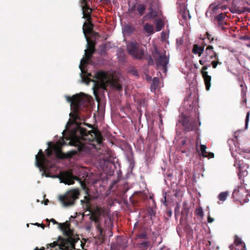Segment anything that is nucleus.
Segmentation results:
<instances>
[{"label": "nucleus", "instance_id": "nucleus-1", "mask_svg": "<svg viewBox=\"0 0 250 250\" xmlns=\"http://www.w3.org/2000/svg\"><path fill=\"white\" fill-rule=\"evenodd\" d=\"M67 102L71 103L73 108L72 112L69 114L70 117L74 121L76 127L73 129L71 138H65L69 141L68 144L72 146H78L79 148L86 147V144H89L95 147V144H100L103 141V136L101 132L97 128H93L91 125L83 123L92 129L87 131L86 129L81 126L82 123H79L77 121H83L81 117L79 109L82 106H84L87 103L86 98L80 95H75L72 97L66 96Z\"/></svg>", "mask_w": 250, "mask_h": 250}, {"label": "nucleus", "instance_id": "nucleus-2", "mask_svg": "<svg viewBox=\"0 0 250 250\" xmlns=\"http://www.w3.org/2000/svg\"><path fill=\"white\" fill-rule=\"evenodd\" d=\"M94 77L98 81H95L94 86V93L95 94V89L102 88L104 90H106L107 87L110 85L113 87L116 88L119 91L122 90V85L116 80L113 79H110L108 76L107 73L102 70L98 71L94 73Z\"/></svg>", "mask_w": 250, "mask_h": 250}, {"label": "nucleus", "instance_id": "nucleus-3", "mask_svg": "<svg viewBox=\"0 0 250 250\" xmlns=\"http://www.w3.org/2000/svg\"><path fill=\"white\" fill-rule=\"evenodd\" d=\"M80 195L78 189H72L64 194L60 195L59 199L64 207H69L75 204Z\"/></svg>", "mask_w": 250, "mask_h": 250}, {"label": "nucleus", "instance_id": "nucleus-4", "mask_svg": "<svg viewBox=\"0 0 250 250\" xmlns=\"http://www.w3.org/2000/svg\"><path fill=\"white\" fill-rule=\"evenodd\" d=\"M66 238L63 239V244L59 246L60 250H74L75 243L79 238L73 237V232L70 229L62 231Z\"/></svg>", "mask_w": 250, "mask_h": 250}, {"label": "nucleus", "instance_id": "nucleus-5", "mask_svg": "<svg viewBox=\"0 0 250 250\" xmlns=\"http://www.w3.org/2000/svg\"><path fill=\"white\" fill-rule=\"evenodd\" d=\"M127 50L128 54L134 58L141 60L144 58L145 50L136 42H132L127 45Z\"/></svg>", "mask_w": 250, "mask_h": 250}, {"label": "nucleus", "instance_id": "nucleus-6", "mask_svg": "<svg viewBox=\"0 0 250 250\" xmlns=\"http://www.w3.org/2000/svg\"><path fill=\"white\" fill-rule=\"evenodd\" d=\"M152 55L157 67H162L164 72H166L167 71V65L169 62V58L166 56V51L160 52L157 47H155Z\"/></svg>", "mask_w": 250, "mask_h": 250}, {"label": "nucleus", "instance_id": "nucleus-7", "mask_svg": "<svg viewBox=\"0 0 250 250\" xmlns=\"http://www.w3.org/2000/svg\"><path fill=\"white\" fill-rule=\"evenodd\" d=\"M249 196L250 194L248 193V190L246 189L245 185L242 183L232 193L233 199L238 201L241 204L248 202Z\"/></svg>", "mask_w": 250, "mask_h": 250}, {"label": "nucleus", "instance_id": "nucleus-8", "mask_svg": "<svg viewBox=\"0 0 250 250\" xmlns=\"http://www.w3.org/2000/svg\"><path fill=\"white\" fill-rule=\"evenodd\" d=\"M218 54L214 50V48L212 45H208L205 50L204 55L202 59L200 60L199 62L200 64L204 65L207 62H209L210 60L214 59L218 60Z\"/></svg>", "mask_w": 250, "mask_h": 250}, {"label": "nucleus", "instance_id": "nucleus-9", "mask_svg": "<svg viewBox=\"0 0 250 250\" xmlns=\"http://www.w3.org/2000/svg\"><path fill=\"white\" fill-rule=\"evenodd\" d=\"M48 160L46 158L42 149H40L37 155L35 156V164L40 169L46 171L48 170Z\"/></svg>", "mask_w": 250, "mask_h": 250}, {"label": "nucleus", "instance_id": "nucleus-10", "mask_svg": "<svg viewBox=\"0 0 250 250\" xmlns=\"http://www.w3.org/2000/svg\"><path fill=\"white\" fill-rule=\"evenodd\" d=\"M56 157L59 159H70L78 154L77 150H72L66 153H63L62 150L61 146H53Z\"/></svg>", "mask_w": 250, "mask_h": 250}, {"label": "nucleus", "instance_id": "nucleus-11", "mask_svg": "<svg viewBox=\"0 0 250 250\" xmlns=\"http://www.w3.org/2000/svg\"><path fill=\"white\" fill-rule=\"evenodd\" d=\"M59 178L62 182L68 185H73L74 183V180L77 179V178L69 171L61 172L60 173Z\"/></svg>", "mask_w": 250, "mask_h": 250}, {"label": "nucleus", "instance_id": "nucleus-12", "mask_svg": "<svg viewBox=\"0 0 250 250\" xmlns=\"http://www.w3.org/2000/svg\"><path fill=\"white\" fill-rule=\"evenodd\" d=\"M95 51V50L89 48H87L85 50V58H83L82 59L80 64V68L82 73H86V71L84 69L83 65L86 64L87 63V61L91 59Z\"/></svg>", "mask_w": 250, "mask_h": 250}, {"label": "nucleus", "instance_id": "nucleus-13", "mask_svg": "<svg viewBox=\"0 0 250 250\" xmlns=\"http://www.w3.org/2000/svg\"><path fill=\"white\" fill-rule=\"evenodd\" d=\"M208 66V65H205L201 70V73L204 78L206 88L207 90H209L210 88L211 81V76L208 75V72L206 71Z\"/></svg>", "mask_w": 250, "mask_h": 250}, {"label": "nucleus", "instance_id": "nucleus-14", "mask_svg": "<svg viewBox=\"0 0 250 250\" xmlns=\"http://www.w3.org/2000/svg\"><path fill=\"white\" fill-rule=\"evenodd\" d=\"M220 2H215L211 4L208 11L206 13V16H208V14H210V17H212L214 16V15L218 12V10L220 9Z\"/></svg>", "mask_w": 250, "mask_h": 250}, {"label": "nucleus", "instance_id": "nucleus-15", "mask_svg": "<svg viewBox=\"0 0 250 250\" xmlns=\"http://www.w3.org/2000/svg\"><path fill=\"white\" fill-rule=\"evenodd\" d=\"M149 12L145 15L143 18V21H146L151 19H153L157 17L158 13L151 6L149 7Z\"/></svg>", "mask_w": 250, "mask_h": 250}, {"label": "nucleus", "instance_id": "nucleus-16", "mask_svg": "<svg viewBox=\"0 0 250 250\" xmlns=\"http://www.w3.org/2000/svg\"><path fill=\"white\" fill-rule=\"evenodd\" d=\"M83 209L85 211H90L91 209V205L90 203V198L89 196H85L84 200L81 201Z\"/></svg>", "mask_w": 250, "mask_h": 250}, {"label": "nucleus", "instance_id": "nucleus-17", "mask_svg": "<svg viewBox=\"0 0 250 250\" xmlns=\"http://www.w3.org/2000/svg\"><path fill=\"white\" fill-rule=\"evenodd\" d=\"M83 17L86 18L87 21H89L91 20V13L92 9L87 5V3L83 4L82 6Z\"/></svg>", "mask_w": 250, "mask_h": 250}, {"label": "nucleus", "instance_id": "nucleus-18", "mask_svg": "<svg viewBox=\"0 0 250 250\" xmlns=\"http://www.w3.org/2000/svg\"><path fill=\"white\" fill-rule=\"evenodd\" d=\"M184 130L186 131L189 132L193 130L196 128V121L195 119H190L184 126Z\"/></svg>", "mask_w": 250, "mask_h": 250}, {"label": "nucleus", "instance_id": "nucleus-19", "mask_svg": "<svg viewBox=\"0 0 250 250\" xmlns=\"http://www.w3.org/2000/svg\"><path fill=\"white\" fill-rule=\"evenodd\" d=\"M204 47L205 46H199L197 44H195L193 45L192 52L195 55H197L199 57H200L204 52H205Z\"/></svg>", "mask_w": 250, "mask_h": 250}, {"label": "nucleus", "instance_id": "nucleus-20", "mask_svg": "<svg viewBox=\"0 0 250 250\" xmlns=\"http://www.w3.org/2000/svg\"><path fill=\"white\" fill-rule=\"evenodd\" d=\"M93 24L89 21L88 23L84 22L83 25V32L85 38L87 37L86 34H90L93 31Z\"/></svg>", "mask_w": 250, "mask_h": 250}, {"label": "nucleus", "instance_id": "nucleus-21", "mask_svg": "<svg viewBox=\"0 0 250 250\" xmlns=\"http://www.w3.org/2000/svg\"><path fill=\"white\" fill-rule=\"evenodd\" d=\"M146 9V5L143 3L137 4L136 14L140 17L144 15Z\"/></svg>", "mask_w": 250, "mask_h": 250}, {"label": "nucleus", "instance_id": "nucleus-22", "mask_svg": "<svg viewBox=\"0 0 250 250\" xmlns=\"http://www.w3.org/2000/svg\"><path fill=\"white\" fill-rule=\"evenodd\" d=\"M135 31V28L131 25L126 24L123 28V32L124 34L129 35Z\"/></svg>", "mask_w": 250, "mask_h": 250}, {"label": "nucleus", "instance_id": "nucleus-23", "mask_svg": "<svg viewBox=\"0 0 250 250\" xmlns=\"http://www.w3.org/2000/svg\"><path fill=\"white\" fill-rule=\"evenodd\" d=\"M144 29L148 34H153L154 33L153 26L149 23H146L144 26Z\"/></svg>", "mask_w": 250, "mask_h": 250}, {"label": "nucleus", "instance_id": "nucleus-24", "mask_svg": "<svg viewBox=\"0 0 250 250\" xmlns=\"http://www.w3.org/2000/svg\"><path fill=\"white\" fill-rule=\"evenodd\" d=\"M155 24L156 29L157 31L161 30L164 26V23L161 19L157 20Z\"/></svg>", "mask_w": 250, "mask_h": 250}, {"label": "nucleus", "instance_id": "nucleus-25", "mask_svg": "<svg viewBox=\"0 0 250 250\" xmlns=\"http://www.w3.org/2000/svg\"><path fill=\"white\" fill-rule=\"evenodd\" d=\"M229 195V192L225 191L221 192L218 196V198L220 201L224 202L226 200Z\"/></svg>", "mask_w": 250, "mask_h": 250}, {"label": "nucleus", "instance_id": "nucleus-26", "mask_svg": "<svg viewBox=\"0 0 250 250\" xmlns=\"http://www.w3.org/2000/svg\"><path fill=\"white\" fill-rule=\"evenodd\" d=\"M150 243L149 241H146L141 243L139 244V247L141 250H146L150 246Z\"/></svg>", "mask_w": 250, "mask_h": 250}, {"label": "nucleus", "instance_id": "nucleus-27", "mask_svg": "<svg viewBox=\"0 0 250 250\" xmlns=\"http://www.w3.org/2000/svg\"><path fill=\"white\" fill-rule=\"evenodd\" d=\"M189 212V209L187 207V203L184 202L182 210L181 211L182 216H187Z\"/></svg>", "mask_w": 250, "mask_h": 250}, {"label": "nucleus", "instance_id": "nucleus-28", "mask_svg": "<svg viewBox=\"0 0 250 250\" xmlns=\"http://www.w3.org/2000/svg\"><path fill=\"white\" fill-rule=\"evenodd\" d=\"M201 153L200 155L203 157H206L208 152L207 151V146L205 145H201L200 146Z\"/></svg>", "mask_w": 250, "mask_h": 250}, {"label": "nucleus", "instance_id": "nucleus-29", "mask_svg": "<svg viewBox=\"0 0 250 250\" xmlns=\"http://www.w3.org/2000/svg\"><path fill=\"white\" fill-rule=\"evenodd\" d=\"M90 219L94 222L96 224L100 223V216L99 215L95 214L92 213L90 217Z\"/></svg>", "mask_w": 250, "mask_h": 250}, {"label": "nucleus", "instance_id": "nucleus-30", "mask_svg": "<svg viewBox=\"0 0 250 250\" xmlns=\"http://www.w3.org/2000/svg\"><path fill=\"white\" fill-rule=\"evenodd\" d=\"M195 213L197 216H200L201 218H203L204 215L201 207H199L196 209Z\"/></svg>", "mask_w": 250, "mask_h": 250}, {"label": "nucleus", "instance_id": "nucleus-31", "mask_svg": "<svg viewBox=\"0 0 250 250\" xmlns=\"http://www.w3.org/2000/svg\"><path fill=\"white\" fill-rule=\"evenodd\" d=\"M205 35L207 39L209 41V43H211L214 40L216 41H218L217 38L212 37V35L208 32H206Z\"/></svg>", "mask_w": 250, "mask_h": 250}, {"label": "nucleus", "instance_id": "nucleus-32", "mask_svg": "<svg viewBox=\"0 0 250 250\" xmlns=\"http://www.w3.org/2000/svg\"><path fill=\"white\" fill-rule=\"evenodd\" d=\"M86 39L87 41V48H89L95 51V42L93 41H90L88 37H86Z\"/></svg>", "mask_w": 250, "mask_h": 250}, {"label": "nucleus", "instance_id": "nucleus-33", "mask_svg": "<svg viewBox=\"0 0 250 250\" xmlns=\"http://www.w3.org/2000/svg\"><path fill=\"white\" fill-rule=\"evenodd\" d=\"M234 245L235 246L238 245H242L243 246H245V243L242 241L241 239L239 238L238 236H235V239L234 241Z\"/></svg>", "mask_w": 250, "mask_h": 250}, {"label": "nucleus", "instance_id": "nucleus-34", "mask_svg": "<svg viewBox=\"0 0 250 250\" xmlns=\"http://www.w3.org/2000/svg\"><path fill=\"white\" fill-rule=\"evenodd\" d=\"M59 225L60 226V229L62 231L70 229V224L66 222L62 224H59Z\"/></svg>", "mask_w": 250, "mask_h": 250}, {"label": "nucleus", "instance_id": "nucleus-35", "mask_svg": "<svg viewBox=\"0 0 250 250\" xmlns=\"http://www.w3.org/2000/svg\"><path fill=\"white\" fill-rule=\"evenodd\" d=\"M226 15L225 13H219L217 16L215 17V19L217 21H224V19L225 18Z\"/></svg>", "mask_w": 250, "mask_h": 250}, {"label": "nucleus", "instance_id": "nucleus-36", "mask_svg": "<svg viewBox=\"0 0 250 250\" xmlns=\"http://www.w3.org/2000/svg\"><path fill=\"white\" fill-rule=\"evenodd\" d=\"M180 205L178 203H177L174 210V215L176 219H177V216L180 214Z\"/></svg>", "mask_w": 250, "mask_h": 250}, {"label": "nucleus", "instance_id": "nucleus-37", "mask_svg": "<svg viewBox=\"0 0 250 250\" xmlns=\"http://www.w3.org/2000/svg\"><path fill=\"white\" fill-rule=\"evenodd\" d=\"M145 59L147 60V64L148 65H152L154 64V60H153V59L152 58L151 56L150 55H147L145 57Z\"/></svg>", "mask_w": 250, "mask_h": 250}, {"label": "nucleus", "instance_id": "nucleus-38", "mask_svg": "<svg viewBox=\"0 0 250 250\" xmlns=\"http://www.w3.org/2000/svg\"><path fill=\"white\" fill-rule=\"evenodd\" d=\"M159 83V79L158 78L155 77L153 79L151 85V88L154 87L155 89V87L158 85Z\"/></svg>", "mask_w": 250, "mask_h": 250}, {"label": "nucleus", "instance_id": "nucleus-39", "mask_svg": "<svg viewBox=\"0 0 250 250\" xmlns=\"http://www.w3.org/2000/svg\"><path fill=\"white\" fill-rule=\"evenodd\" d=\"M147 212L151 217L155 216L156 212L152 208H148L147 209Z\"/></svg>", "mask_w": 250, "mask_h": 250}, {"label": "nucleus", "instance_id": "nucleus-40", "mask_svg": "<svg viewBox=\"0 0 250 250\" xmlns=\"http://www.w3.org/2000/svg\"><path fill=\"white\" fill-rule=\"evenodd\" d=\"M211 64L213 68H216L218 64H221V62H219V57L218 58V60L212 61Z\"/></svg>", "mask_w": 250, "mask_h": 250}, {"label": "nucleus", "instance_id": "nucleus-41", "mask_svg": "<svg viewBox=\"0 0 250 250\" xmlns=\"http://www.w3.org/2000/svg\"><path fill=\"white\" fill-rule=\"evenodd\" d=\"M190 119H188L187 116H183L182 119H181V123L182 124L183 126H185L186 124L189 121Z\"/></svg>", "mask_w": 250, "mask_h": 250}, {"label": "nucleus", "instance_id": "nucleus-42", "mask_svg": "<svg viewBox=\"0 0 250 250\" xmlns=\"http://www.w3.org/2000/svg\"><path fill=\"white\" fill-rule=\"evenodd\" d=\"M136 11H137V4L132 6L131 7H130L128 9V12L130 14L134 13L135 12H136Z\"/></svg>", "mask_w": 250, "mask_h": 250}, {"label": "nucleus", "instance_id": "nucleus-43", "mask_svg": "<svg viewBox=\"0 0 250 250\" xmlns=\"http://www.w3.org/2000/svg\"><path fill=\"white\" fill-rule=\"evenodd\" d=\"M163 199H162L161 202L164 204V206H167V193L166 192L163 193Z\"/></svg>", "mask_w": 250, "mask_h": 250}, {"label": "nucleus", "instance_id": "nucleus-44", "mask_svg": "<svg viewBox=\"0 0 250 250\" xmlns=\"http://www.w3.org/2000/svg\"><path fill=\"white\" fill-rule=\"evenodd\" d=\"M138 238L146 239L147 238V235L146 233H141L137 235Z\"/></svg>", "mask_w": 250, "mask_h": 250}, {"label": "nucleus", "instance_id": "nucleus-45", "mask_svg": "<svg viewBox=\"0 0 250 250\" xmlns=\"http://www.w3.org/2000/svg\"><path fill=\"white\" fill-rule=\"evenodd\" d=\"M233 250H246L245 246L241 245L236 246Z\"/></svg>", "mask_w": 250, "mask_h": 250}, {"label": "nucleus", "instance_id": "nucleus-46", "mask_svg": "<svg viewBox=\"0 0 250 250\" xmlns=\"http://www.w3.org/2000/svg\"><path fill=\"white\" fill-rule=\"evenodd\" d=\"M217 22L218 26L223 29L224 28V25L226 24L225 22L224 21H217Z\"/></svg>", "mask_w": 250, "mask_h": 250}, {"label": "nucleus", "instance_id": "nucleus-47", "mask_svg": "<svg viewBox=\"0 0 250 250\" xmlns=\"http://www.w3.org/2000/svg\"><path fill=\"white\" fill-rule=\"evenodd\" d=\"M172 210L170 208H167V210L166 214L167 215L168 218H170L172 215Z\"/></svg>", "mask_w": 250, "mask_h": 250}, {"label": "nucleus", "instance_id": "nucleus-48", "mask_svg": "<svg viewBox=\"0 0 250 250\" xmlns=\"http://www.w3.org/2000/svg\"><path fill=\"white\" fill-rule=\"evenodd\" d=\"M249 116H250V112H248L247 114L246 118L245 120V125L246 127H247V125H248L249 120Z\"/></svg>", "mask_w": 250, "mask_h": 250}, {"label": "nucleus", "instance_id": "nucleus-49", "mask_svg": "<svg viewBox=\"0 0 250 250\" xmlns=\"http://www.w3.org/2000/svg\"><path fill=\"white\" fill-rule=\"evenodd\" d=\"M46 155L48 156V157H50L52 155V150L51 149H47L46 150Z\"/></svg>", "mask_w": 250, "mask_h": 250}, {"label": "nucleus", "instance_id": "nucleus-50", "mask_svg": "<svg viewBox=\"0 0 250 250\" xmlns=\"http://www.w3.org/2000/svg\"><path fill=\"white\" fill-rule=\"evenodd\" d=\"M214 156V153H213L212 152H208V153L207 154V156L206 157H207L209 159V158H213Z\"/></svg>", "mask_w": 250, "mask_h": 250}, {"label": "nucleus", "instance_id": "nucleus-51", "mask_svg": "<svg viewBox=\"0 0 250 250\" xmlns=\"http://www.w3.org/2000/svg\"><path fill=\"white\" fill-rule=\"evenodd\" d=\"M214 219L213 218H211L210 216H208V223H212L214 221Z\"/></svg>", "mask_w": 250, "mask_h": 250}, {"label": "nucleus", "instance_id": "nucleus-52", "mask_svg": "<svg viewBox=\"0 0 250 250\" xmlns=\"http://www.w3.org/2000/svg\"><path fill=\"white\" fill-rule=\"evenodd\" d=\"M111 157V154H109V157ZM103 160H104V161H110V158H106L105 156H104L103 157Z\"/></svg>", "mask_w": 250, "mask_h": 250}, {"label": "nucleus", "instance_id": "nucleus-53", "mask_svg": "<svg viewBox=\"0 0 250 250\" xmlns=\"http://www.w3.org/2000/svg\"><path fill=\"white\" fill-rule=\"evenodd\" d=\"M67 144V143L64 140H62V142L61 143V146L66 145Z\"/></svg>", "mask_w": 250, "mask_h": 250}, {"label": "nucleus", "instance_id": "nucleus-54", "mask_svg": "<svg viewBox=\"0 0 250 250\" xmlns=\"http://www.w3.org/2000/svg\"><path fill=\"white\" fill-rule=\"evenodd\" d=\"M50 221L52 222L54 224H58V223L53 218L50 220Z\"/></svg>", "mask_w": 250, "mask_h": 250}, {"label": "nucleus", "instance_id": "nucleus-55", "mask_svg": "<svg viewBox=\"0 0 250 250\" xmlns=\"http://www.w3.org/2000/svg\"><path fill=\"white\" fill-rule=\"evenodd\" d=\"M220 9H221L222 10L225 9L226 8V6L221 5V3H220Z\"/></svg>", "mask_w": 250, "mask_h": 250}, {"label": "nucleus", "instance_id": "nucleus-56", "mask_svg": "<svg viewBox=\"0 0 250 250\" xmlns=\"http://www.w3.org/2000/svg\"><path fill=\"white\" fill-rule=\"evenodd\" d=\"M34 250H45V248L44 247H42L41 249H39L38 247H36Z\"/></svg>", "mask_w": 250, "mask_h": 250}, {"label": "nucleus", "instance_id": "nucleus-57", "mask_svg": "<svg viewBox=\"0 0 250 250\" xmlns=\"http://www.w3.org/2000/svg\"><path fill=\"white\" fill-rule=\"evenodd\" d=\"M182 18L186 20V12H184L183 14H182Z\"/></svg>", "mask_w": 250, "mask_h": 250}, {"label": "nucleus", "instance_id": "nucleus-58", "mask_svg": "<svg viewBox=\"0 0 250 250\" xmlns=\"http://www.w3.org/2000/svg\"><path fill=\"white\" fill-rule=\"evenodd\" d=\"M97 224V226H96V229H97V230H98V229H100V228H102V227L100 226V223H99V224Z\"/></svg>", "mask_w": 250, "mask_h": 250}, {"label": "nucleus", "instance_id": "nucleus-59", "mask_svg": "<svg viewBox=\"0 0 250 250\" xmlns=\"http://www.w3.org/2000/svg\"><path fill=\"white\" fill-rule=\"evenodd\" d=\"M98 230L99 231V232H100V234L102 233V232H103V229H102V228L99 229H98Z\"/></svg>", "mask_w": 250, "mask_h": 250}, {"label": "nucleus", "instance_id": "nucleus-60", "mask_svg": "<svg viewBox=\"0 0 250 250\" xmlns=\"http://www.w3.org/2000/svg\"><path fill=\"white\" fill-rule=\"evenodd\" d=\"M111 250H118L117 249H115V248H114V245H111Z\"/></svg>", "mask_w": 250, "mask_h": 250}, {"label": "nucleus", "instance_id": "nucleus-61", "mask_svg": "<svg viewBox=\"0 0 250 250\" xmlns=\"http://www.w3.org/2000/svg\"><path fill=\"white\" fill-rule=\"evenodd\" d=\"M49 202L48 200V199H46L45 201H44V205H47V203Z\"/></svg>", "mask_w": 250, "mask_h": 250}, {"label": "nucleus", "instance_id": "nucleus-62", "mask_svg": "<svg viewBox=\"0 0 250 250\" xmlns=\"http://www.w3.org/2000/svg\"><path fill=\"white\" fill-rule=\"evenodd\" d=\"M40 226H41L42 229H44L45 227L44 225L43 224H40Z\"/></svg>", "mask_w": 250, "mask_h": 250}, {"label": "nucleus", "instance_id": "nucleus-63", "mask_svg": "<svg viewBox=\"0 0 250 250\" xmlns=\"http://www.w3.org/2000/svg\"><path fill=\"white\" fill-rule=\"evenodd\" d=\"M83 0V2H82V3L83 4H84V3H86V0Z\"/></svg>", "mask_w": 250, "mask_h": 250}, {"label": "nucleus", "instance_id": "nucleus-64", "mask_svg": "<svg viewBox=\"0 0 250 250\" xmlns=\"http://www.w3.org/2000/svg\"><path fill=\"white\" fill-rule=\"evenodd\" d=\"M35 225L38 226H40V224L38 223H36Z\"/></svg>", "mask_w": 250, "mask_h": 250}]
</instances>
